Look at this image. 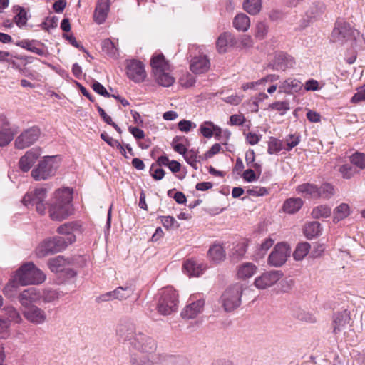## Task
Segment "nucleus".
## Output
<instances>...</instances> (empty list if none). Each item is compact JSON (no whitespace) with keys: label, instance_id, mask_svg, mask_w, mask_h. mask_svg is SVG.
I'll return each mask as SVG.
<instances>
[{"label":"nucleus","instance_id":"aec40b11","mask_svg":"<svg viewBox=\"0 0 365 365\" xmlns=\"http://www.w3.org/2000/svg\"><path fill=\"white\" fill-rule=\"evenodd\" d=\"M41 155V150L39 148H33L27 151L19 160L20 169L24 172L29 171Z\"/></svg>","mask_w":365,"mask_h":365},{"label":"nucleus","instance_id":"393cba45","mask_svg":"<svg viewBox=\"0 0 365 365\" xmlns=\"http://www.w3.org/2000/svg\"><path fill=\"white\" fill-rule=\"evenodd\" d=\"M297 192L307 198L319 199L318 186L315 184L305 182L297 186Z\"/></svg>","mask_w":365,"mask_h":365},{"label":"nucleus","instance_id":"f704fd0d","mask_svg":"<svg viewBox=\"0 0 365 365\" xmlns=\"http://www.w3.org/2000/svg\"><path fill=\"white\" fill-rule=\"evenodd\" d=\"M232 43V36L230 33L224 32L218 37L216 46L217 51L220 53H225L227 51V48L230 43Z\"/></svg>","mask_w":365,"mask_h":365},{"label":"nucleus","instance_id":"2eb2a0df","mask_svg":"<svg viewBox=\"0 0 365 365\" xmlns=\"http://www.w3.org/2000/svg\"><path fill=\"white\" fill-rule=\"evenodd\" d=\"M40 129L37 127H31L21 133L15 140V146L18 149H24L34 144L39 138Z\"/></svg>","mask_w":365,"mask_h":365},{"label":"nucleus","instance_id":"603ef678","mask_svg":"<svg viewBox=\"0 0 365 365\" xmlns=\"http://www.w3.org/2000/svg\"><path fill=\"white\" fill-rule=\"evenodd\" d=\"M351 162L361 169L365 168V154L359 153L353 154L351 156Z\"/></svg>","mask_w":365,"mask_h":365},{"label":"nucleus","instance_id":"b1692460","mask_svg":"<svg viewBox=\"0 0 365 365\" xmlns=\"http://www.w3.org/2000/svg\"><path fill=\"white\" fill-rule=\"evenodd\" d=\"M16 133V127L9 126V123L5 120H0V147L7 145Z\"/></svg>","mask_w":365,"mask_h":365},{"label":"nucleus","instance_id":"a878e982","mask_svg":"<svg viewBox=\"0 0 365 365\" xmlns=\"http://www.w3.org/2000/svg\"><path fill=\"white\" fill-rule=\"evenodd\" d=\"M257 267L253 263L245 262L237 267V277L245 280L252 277L257 272Z\"/></svg>","mask_w":365,"mask_h":365},{"label":"nucleus","instance_id":"423d86ee","mask_svg":"<svg viewBox=\"0 0 365 365\" xmlns=\"http://www.w3.org/2000/svg\"><path fill=\"white\" fill-rule=\"evenodd\" d=\"M158 312L163 315H169L178 308V294L171 287L162 289L158 293Z\"/></svg>","mask_w":365,"mask_h":365},{"label":"nucleus","instance_id":"e2e57ef3","mask_svg":"<svg viewBox=\"0 0 365 365\" xmlns=\"http://www.w3.org/2000/svg\"><path fill=\"white\" fill-rule=\"evenodd\" d=\"M247 252V247L244 243L237 244L233 249L232 256L237 259L241 258Z\"/></svg>","mask_w":365,"mask_h":365},{"label":"nucleus","instance_id":"6e6552de","mask_svg":"<svg viewBox=\"0 0 365 365\" xmlns=\"http://www.w3.org/2000/svg\"><path fill=\"white\" fill-rule=\"evenodd\" d=\"M82 232V225L79 222H69L58 227L57 232L61 236L56 237L62 242L61 244L66 249L68 245H72L76 241V235L81 234Z\"/></svg>","mask_w":365,"mask_h":365},{"label":"nucleus","instance_id":"79ce46f5","mask_svg":"<svg viewBox=\"0 0 365 365\" xmlns=\"http://www.w3.org/2000/svg\"><path fill=\"white\" fill-rule=\"evenodd\" d=\"M134 289L130 285L120 286L115 289V299L124 300L133 294Z\"/></svg>","mask_w":365,"mask_h":365},{"label":"nucleus","instance_id":"052dcab7","mask_svg":"<svg viewBox=\"0 0 365 365\" xmlns=\"http://www.w3.org/2000/svg\"><path fill=\"white\" fill-rule=\"evenodd\" d=\"M5 310L8 317L16 323H20L22 321L20 314L14 307H8Z\"/></svg>","mask_w":365,"mask_h":365},{"label":"nucleus","instance_id":"6ab92c4d","mask_svg":"<svg viewBox=\"0 0 365 365\" xmlns=\"http://www.w3.org/2000/svg\"><path fill=\"white\" fill-rule=\"evenodd\" d=\"M210 68V62L206 55H199L193 57L190 61V69L195 74L207 73Z\"/></svg>","mask_w":365,"mask_h":365},{"label":"nucleus","instance_id":"0e129e2a","mask_svg":"<svg viewBox=\"0 0 365 365\" xmlns=\"http://www.w3.org/2000/svg\"><path fill=\"white\" fill-rule=\"evenodd\" d=\"M178 129L182 132L187 133L192 128H195L196 125L190 120H182L178 124Z\"/></svg>","mask_w":365,"mask_h":365},{"label":"nucleus","instance_id":"7c9ffc66","mask_svg":"<svg viewBox=\"0 0 365 365\" xmlns=\"http://www.w3.org/2000/svg\"><path fill=\"white\" fill-rule=\"evenodd\" d=\"M208 256L214 263H220L225 259V251L222 245H213L208 251Z\"/></svg>","mask_w":365,"mask_h":365},{"label":"nucleus","instance_id":"49530a36","mask_svg":"<svg viewBox=\"0 0 365 365\" xmlns=\"http://www.w3.org/2000/svg\"><path fill=\"white\" fill-rule=\"evenodd\" d=\"M215 125L211 121H205L204 122L200 127V131L203 137L206 138H210L214 135V130Z\"/></svg>","mask_w":365,"mask_h":365},{"label":"nucleus","instance_id":"6e6d98bb","mask_svg":"<svg viewBox=\"0 0 365 365\" xmlns=\"http://www.w3.org/2000/svg\"><path fill=\"white\" fill-rule=\"evenodd\" d=\"M230 132L227 130H222L221 128L217 125H215L214 130V135L215 138L218 140H227L230 137Z\"/></svg>","mask_w":365,"mask_h":365},{"label":"nucleus","instance_id":"a211bd4d","mask_svg":"<svg viewBox=\"0 0 365 365\" xmlns=\"http://www.w3.org/2000/svg\"><path fill=\"white\" fill-rule=\"evenodd\" d=\"M18 299L24 309L34 305V303L41 302L40 289L35 287L26 289L20 293Z\"/></svg>","mask_w":365,"mask_h":365},{"label":"nucleus","instance_id":"f3484780","mask_svg":"<svg viewBox=\"0 0 365 365\" xmlns=\"http://www.w3.org/2000/svg\"><path fill=\"white\" fill-rule=\"evenodd\" d=\"M204 305V299L195 300L194 297H190L188 304L181 312L182 317L187 319L195 318L202 312Z\"/></svg>","mask_w":365,"mask_h":365},{"label":"nucleus","instance_id":"473e14b6","mask_svg":"<svg viewBox=\"0 0 365 365\" xmlns=\"http://www.w3.org/2000/svg\"><path fill=\"white\" fill-rule=\"evenodd\" d=\"M303 205V200L299 197L287 199L284 205L283 210L289 214L298 212Z\"/></svg>","mask_w":365,"mask_h":365},{"label":"nucleus","instance_id":"72a5a7b5","mask_svg":"<svg viewBox=\"0 0 365 365\" xmlns=\"http://www.w3.org/2000/svg\"><path fill=\"white\" fill-rule=\"evenodd\" d=\"M303 232L308 239L316 237L321 233V224L317 221L308 222L304 225Z\"/></svg>","mask_w":365,"mask_h":365},{"label":"nucleus","instance_id":"3c124183","mask_svg":"<svg viewBox=\"0 0 365 365\" xmlns=\"http://www.w3.org/2000/svg\"><path fill=\"white\" fill-rule=\"evenodd\" d=\"M130 363L132 365H153V363L145 356L133 355Z\"/></svg>","mask_w":365,"mask_h":365},{"label":"nucleus","instance_id":"a18cd8bd","mask_svg":"<svg viewBox=\"0 0 365 365\" xmlns=\"http://www.w3.org/2000/svg\"><path fill=\"white\" fill-rule=\"evenodd\" d=\"M268 31L269 25L264 21H259L255 26V37L259 40H263L266 38Z\"/></svg>","mask_w":365,"mask_h":365},{"label":"nucleus","instance_id":"4d7b16f0","mask_svg":"<svg viewBox=\"0 0 365 365\" xmlns=\"http://www.w3.org/2000/svg\"><path fill=\"white\" fill-rule=\"evenodd\" d=\"M352 103L365 102V84L357 89L356 93L351 99Z\"/></svg>","mask_w":365,"mask_h":365},{"label":"nucleus","instance_id":"9d476101","mask_svg":"<svg viewBox=\"0 0 365 365\" xmlns=\"http://www.w3.org/2000/svg\"><path fill=\"white\" fill-rule=\"evenodd\" d=\"M331 40L341 45L350 42L353 46L355 41L354 31L351 26L345 21H337L331 32Z\"/></svg>","mask_w":365,"mask_h":365},{"label":"nucleus","instance_id":"5fc2aeb1","mask_svg":"<svg viewBox=\"0 0 365 365\" xmlns=\"http://www.w3.org/2000/svg\"><path fill=\"white\" fill-rule=\"evenodd\" d=\"M297 318L305 322L314 323L316 322V317L311 313L300 310L296 314Z\"/></svg>","mask_w":365,"mask_h":365},{"label":"nucleus","instance_id":"4c0bfd02","mask_svg":"<svg viewBox=\"0 0 365 365\" xmlns=\"http://www.w3.org/2000/svg\"><path fill=\"white\" fill-rule=\"evenodd\" d=\"M243 9L251 15H256L259 13L262 9L261 0H245Z\"/></svg>","mask_w":365,"mask_h":365},{"label":"nucleus","instance_id":"ddd939ff","mask_svg":"<svg viewBox=\"0 0 365 365\" xmlns=\"http://www.w3.org/2000/svg\"><path fill=\"white\" fill-rule=\"evenodd\" d=\"M282 277V273L280 271L265 272L255 278L254 285L258 289H266L275 284Z\"/></svg>","mask_w":365,"mask_h":365},{"label":"nucleus","instance_id":"bf43d9fd","mask_svg":"<svg viewBox=\"0 0 365 365\" xmlns=\"http://www.w3.org/2000/svg\"><path fill=\"white\" fill-rule=\"evenodd\" d=\"M299 137L294 135H289L286 139L285 143L287 147L285 150L287 151L291 150L293 148L296 147L299 143Z\"/></svg>","mask_w":365,"mask_h":365},{"label":"nucleus","instance_id":"69168bd1","mask_svg":"<svg viewBox=\"0 0 365 365\" xmlns=\"http://www.w3.org/2000/svg\"><path fill=\"white\" fill-rule=\"evenodd\" d=\"M150 174L155 180H160L164 177L165 171L160 168H155V164H153L150 168Z\"/></svg>","mask_w":365,"mask_h":365},{"label":"nucleus","instance_id":"5701e85b","mask_svg":"<svg viewBox=\"0 0 365 365\" xmlns=\"http://www.w3.org/2000/svg\"><path fill=\"white\" fill-rule=\"evenodd\" d=\"M206 267L193 259H187L182 267L183 272L190 277H198L202 274Z\"/></svg>","mask_w":365,"mask_h":365},{"label":"nucleus","instance_id":"774afa93","mask_svg":"<svg viewBox=\"0 0 365 365\" xmlns=\"http://www.w3.org/2000/svg\"><path fill=\"white\" fill-rule=\"evenodd\" d=\"M247 193L252 196H264L269 193L268 190L262 187H255L249 189Z\"/></svg>","mask_w":365,"mask_h":365},{"label":"nucleus","instance_id":"412c9836","mask_svg":"<svg viewBox=\"0 0 365 365\" xmlns=\"http://www.w3.org/2000/svg\"><path fill=\"white\" fill-rule=\"evenodd\" d=\"M109 11L110 0H98L93 14L94 22L98 25L103 24Z\"/></svg>","mask_w":365,"mask_h":365},{"label":"nucleus","instance_id":"1a4fd4ad","mask_svg":"<svg viewBox=\"0 0 365 365\" xmlns=\"http://www.w3.org/2000/svg\"><path fill=\"white\" fill-rule=\"evenodd\" d=\"M46 188H36L32 192L26 193L22 199L23 204L26 206H35L36 211L44 215L46 210V205L44 202L47 197Z\"/></svg>","mask_w":365,"mask_h":365},{"label":"nucleus","instance_id":"4468645a","mask_svg":"<svg viewBox=\"0 0 365 365\" xmlns=\"http://www.w3.org/2000/svg\"><path fill=\"white\" fill-rule=\"evenodd\" d=\"M289 255V247L286 243H278L268 257V263L274 267H280L285 263Z\"/></svg>","mask_w":365,"mask_h":365},{"label":"nucleus","instance_id":"2f4dec72","mask_svg":"<svg viewBox=\"0 0 365 365\" xmlns=\"http://www.w3.org/2000/svg\"><path fill=\"white\" fill-rule=\"evenodd\" d=\"M233 26L239 31H246L250 26L249 16L243 13L237 14L233 19Z\"/></svg>","mask_w":365,"mask_h":365},{"label":"nucleus","instance_id":"c9c22d12","mask_svg":"<svg viewBox=\"0 0 365 365\" xmlns=\"http://www.w3.org/2000/svg\"><path fill=\"white\" fill-rule=\"evenodd\" d=\"M331 208L327 205H320L312 209L311 215L314 219L327 218L330 217Z\"/></svg>","mask_w":365,"mask_h":365},{"label":"nucleus","instance_id":"dca6fc26","mask_svg":"<svg viewBox=\"0 0 365 365\" xmlns=\"http://www.w3.org/2000/svg\"><path fill=\"white\" fill-rule=\"evenodd\" d=\"M22 312L25 319L34 324H43L47 321V314L45 310L36 305L28 307L24 309Z\"/></svg>","mask_w":365,"mask_h":365},{"label":"nucleus","instance_id":"39448f33","mask_svg":"<svg viewBox=\"0 0 365 365\" xmlns=\"http://www.w3.org/2000/svg\"><path fill=\"white\" fill-rule=\"evenodd\" d=\"M15 281L20 285L39 284L46 280V274L33 262L21 265L15 272Z\"/></svg>","mask_w":365,"mask_h":365},{"label":"nucleus","instance_id":"e433bc0d","mask_svg":"<svg viewBox=\"0 0 365 365\" xmlns=\"http://www.w3.org/2000/svg\"><path fill=\"white\" fill-rule=\"evenodd\" d=\"M310 248V244L307 242L298 243L293 253L294 259L297 261L303 259L309 253Z\"/></svg>","mask_w":365,"mask_h":365},{"label":"nucleus","instance_id":"8fccbe9b","mask_svg":"<svg viewBox=\"0 0 365 365\" xmlns=\"http://www.w3.org/2000/svg\"><path fill=\"white\" fill-rule=\"evenodd\" d=\"M268 109L277 110L280 115H284L290 108L287 101H276L269 104Z\"/></svg>","mask_w":365,"mask_h":365},{"label":"nucleus","instance_id":"37998d69","mask_svg":"<svg viewBox=\"0 0 365 365\" xmlns=\"http://www.w3.org/2000/svg\"><path fill=\"white\" fill-rule=\"evenodd\" d=\"M14 10L17 11L16 15L14 17V21L19 27H22L26 24L27 22V12L24 8L17 6L14 8Z\"/></svg>","mask_w":365,"mask_h":365},{"label":"nucleus","instance_id":"cd10ccee","mask_svg":"<svg viewBox=\"0 0 365 365\" xmlns=\"http://www.w3.org/2000/svg\"><path fill=\"white\" fill-rule=\"evenodd\" d=\"M302 83L295 78H287L282 81L279 86V92L285 93H292L298 92L301 90Z\"/></svg>","mask_w":365,"mask_h":365},{"label":"nucleus","instance_id":"0eeeda50","mask_svg":"<svg viewBox=\"0 0 365 365\" xmlns=\"http://www.w3.org/2000/svg\"><path fill=\"white\" fill-rule=\"evenodd\" d=\"M242 292V285L240 284H233L225 289L220 297V303L225 312H232L241 304Z\"/></svg>","mask_w":365,"mask_h":365},{"label":"nucleus","instance_id":"a19ab883","mask_svg":"<svg viewBox=\"0 0 365 365\" xmlns=\"http://www.w3.org/2000/svg\"><path fill=\"white\" fill-rule=\"evenodd\" d=\"M319 198L328 200L331 198L335 192L334 187L332 185L328 182H324L318 187Z\"/></svg>","mask_w":365,"mask_h":365},{"label":"nucleus","instance_id":"20e7f679","mask_svg":"<svg viewBox=\"0 0 365 365\" xmlns=\"http://www.w3.org/2000/svg\"><path fill=\"white\" fill-rule=\"evenodd\" d=\"M61 159L58 155L43 157L31 171L35 180H46L53 177L60 167Z\"/></svg>","mask_w":365,"mask_h":365},{"label":"nucleus","instance_id":"de8ad7c7","mask_svg":"<svg viewBox=\"0 0 365 365\" xmlns=\"http://www.w3.org/2000/svg\"><path fill=\"white\" fill-rule=\"evenodd\" d=\"M282 142L275 138L271 137L268 142L267 152L272 155L277 153L282 150Z\"/></svg>","mask_w":365,"mask_h":365},{"label":"nucleus","instance_id":"864d4df0","mask_svg":"<svg viewBox=\"0 0 365 365\" xmlns=\"http://www.w3.org/2000/svg\"><path fill=\"white\" fill-rule=\"evenodd\" d=\"M324 9V5L322 4H313L307 11V15L310 18H315L322 12Z\"/></svg>","mask_w":365,"mask_h":365},{"label":"nucleus","instance_id":"58836bf2","mask_svg":"<svg viewBox=\"0 0 365 365\" xmlns=\"http://www.w3.org/2000/svg\"><path fill=\"white\" fill-rule=\"evenodd\" d=\"M350 214L349 206L346 203H341L336 207L334 210V222H338L340 220L346 218Z\"/></svg>","mask_w":365,"mask_h":365},{"label":"nucleus","instance_id":"680f3d73","mask_svg":"<svg viewBox=\"0 0 365 365\" xmlns=\"http://www.w3.org/2000/svg\"><path fill=\"white\" fill-rule=\"evenodd\" d=\"M160 220L163 226L167 229L173 227H178L179 226L177 221L172 216H162L160 217Z\"/></svg>","mask_w":365,"mask_h":365},{"label":"nucleus","instance_id":"09e8293b","mask_svg":"<svg viewBox=\"0 0 365 365\" xmlns=\"http://www.w3.org/2000/svg\"><path fill=\"white\" fill-rule=\"evenodd\" d=\"M20 285L18 282L15 281V277L4 287V294L8 298H12L16 295L18 286Z\"/></svg>","mask_w":365,"mask_h":365},{"label":"nucleus","instance_id":"338daca9","mask_svg":"<svg viewBox=\"0 0 365 365\" xmlns=\"http://www.w3.org/2000/svg\"><path fill=\"white\" fill-rule=\"evenodd\" d=\"M243 96H239L237 94L231 95L227 97H224L222 98L223 101L227 103H230L233 106H237L239 105L242 100Z\"/></svg>","mask_w":365,"mask_h":365},{"label":"nucleus","instance_id":"c03bdc74","mask_svg":"<svg viewBox=\"0 0 365 365\" xmlns=\"http://www.w3.org/2000/svg\"><path fill=\"white\" fill-rule=\"evenodd\" d=\"M184 158L188 164L195 170L197 169V164L200 163L201 157L197 155L196 150H187V152L185 153Z\"/></svg>","mask_w":365,"mask_h":365},{"label":"nucleus","instance_id":"f257e3e1","mask_svg":"<svg viewBox=\"0 0 365 365\" xmlns=\"http://www.w3.org/2000/svg\"><path fill=\"white\" fill-rule=\"evenodd\" d=\"M73 191L68 187L58 189L53 193L49 206V216L52 220L62 221L73 213Z\"/></svg>","mask_w":365,"mask_h":365},{"label":"nucleus","instance_id":"4be33fe9","mask_svg":"<svg viewBox=\"0 0 365 365\" xmlns=\"http://www.w3.org/2000/svg\"><path fill=\"white\" fill-rule=\"evenodd\" d=\"M294 64V61L292 56L285 53L279 52L275 54L274 58L269 66L274 70L284 71L287 68L293 66Z\"/></svg>","mask_w":365,"mask_h":365},{"label":"nucleus","instance_id":"9b49d317","mask_svg":"<svg viewBox=\"0 0 365 365\" xmlns=\"http://www.w3.org/2000/svg\"><path fill=\"white\" fill-rule=\"evenodd\" d=\"M62 242L56 237H49L43 240L38 244L35 250L37 257L43 258L48 255L59 252L65 250L61 244Z\"/></svg>","mask_w":365,"mask_h":365},{"label":"nucleus","instance_id":"13d9d810","mask_svg":"<svg viewBox=\"0 0 365 365\" xmlns=\"http://www.w3.org/2000/svg\"><path fill=\"white\" fill-rule=\"evenodd\" d=\"M339 172L342 177L346 179H350L355 174V170L351 165L345 164L340 167Z\"/></svg>","mask_w":365,"mask_h":365},{"label":"nucleus","instance_id":"ea45409f","mask_svg":"<svg viewBox=\"0 0 365 365\" xmlns=\"http://www.w3.org/2000/svg\"><path fill=\"white\" fill-rule=\"evenodd\" d=\"M41 302L43 303L53 302L59 299L60 294L53 289H40Z\"/></svg>","mask_w":365,"mask_h":365},{"label":"nucleus","instance_id":"bb28decb","mask_svg":"<svg viewBox=\"0 0 365 365\" xmlns=\"http://www.w3.org/2000/svg\"><path fill=\"white\" fill-rule=\"evenodd\" d=\"M350 319L346 311L336 314L334 317V333L336 334L344 330L349 324Z\"/></svg>","mask_w":365,"mask_h":365},{"label":"nucleus","instance_id":"7ed1b4c3","mask_svg":"<svg viewBox=\"0 0 365 365\" xmlns=\"http://www.w3.org/2000/svg\"><path fill=\"white\" fill-rule=\"evenodd\" d=\"M119 332L120 336L123 337L125 341H129V344L134 349L141 352L152 353L155 350L156 344L155 341L142 333H134L133 327L131 324H129L125 329L120 327Z\"/></svg>","mask_w":365,"mask_h":365},{"label":"nucleus","instance_id":"c756f323","mask_svg":"<svg viewBox=\"0 0 365 365\" xmlns=\"http://www.w3.org/2000/svg\"><path fill=\"white\" fill-rule=\"evenodd\" d=\"M17 46H19L22 48L26 49L32 53L38 54L39 56H43L45 51L43 49L37 47V44L39 43L35 40H26L24 39L21 41H19L15 43Z\"/></svg>","mask_w":365,"mask_h":365},{"label":"nucleus","instance_id":"f03ea898","mask_svg":"<svg viewBox=\"0 0 365 365\" xmlns=\"http://www.w3.org/2000/svg\"><path fill=\"white\" fill-rule=\"evenodd\" d=\"M152 74L159 85L169 87L175 82V78L171 74V66L162 53L154 54L150 59Z\"/></svg>","mask_w":365,"mask_h":365},{"label":"nucleus","instance_id":"f8f14e48","mask_svg":"<svg viewBox=\"0 0 365 365\" xmlns=\"http://www.w3.org/2000/svg\"><path fill=\"white\" fill-rule=\"evenodd\" d=\"M125 71L128 78L135 83L143 82L147 76L145 65L135 59L125 61Z\"/></svg>","mask_w":365,"mask_h":365},{"label":"nucleus","instance_id":"c85d7f7f","mask_svg":"<svg viewBox=\"0 0 365 365\" xmlns=\"http://www.w3.org/2000/svg\"><path fill=\"white\" fill-rule=\"evenodd\" d=\"M69 264V261L61 255L51 258L48 261V266L52 272H63Z\"/></svg>","mask_w":365,"mask_h":365}]
</instances>
